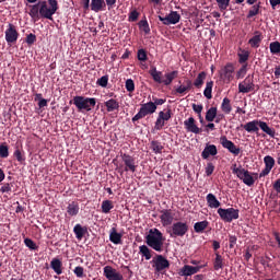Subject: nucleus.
<instances>
[{
  "label": "nucleus",
  "instance_id": "39448f33",
  "mask_svg": "<svg viewBox=\"0 0 280 280\" xmlns=\"http://www.w3.org/2000/svg\"><path fill=\"white\" fill-rule=\"evenodd\" d=\"M48 3L50 5V8H48L47 1H42L39 2V14L43 19L52 21L54 20V15L57 13L58 11V1L57 0H48Z\"/></svg>",
  "mask_w": 280,
  "mask_h": 280
},
{
  "label": "nucleus",
  "instance_id": "0e129e2a",
  "mask_svg": "<svg viewBox=\"0 0 280 280\" xmlns=\"http://www.w3.org/2000/svg\"><path fill=\"white\" fill-rule=\"evenodd\" d=\"M152 104H154V106L158 108V106H162L166 103L165 98H158V97H153L152 98Z\"/></svg>",
  "mask_w": 280,
  "mask_h": 280
},
{
  "label": "nucleus",
  "instance_id": "b1692460",
  "mask_svg": "<svg viewBox=\"0 0 280 280\" xmlns=\"http://www.w3.org/2000/svg\"><path fill=\"white\" fill-rule=\"evenodd\" d=\"M178 77V71L177 70H174V71H171V72H167L164 74V78L163 79V82L162 84H164L165 86H168L173 83V81Z\"/></svg>",
  "mask_w": 280,
  "mask_h": 280
},
{
  "label": "nucleus",
  "instance_id": "9b49d317",
  "mask_svg": "<svg viewBox=\"0 0 280 280\" xmlns=\"http://www.w3.org/2000/svg\"><path fill=\"white\" fill-rule=\"evenodd\" d=\"M255 91L254 77L247 75L242 82L238 83V93L248 94Z\"/></svg>",
  "mask_w": 280,
  "mask_h": 280
},
{
  "label": "nucleus",
  "instance_id": "09e8293b",
  "mask_svg": "<svg viewBox=\"0 0 280 280\" xmlns=\"http://www.w3.org/2000/svg\"><path fill=\"white\" fill-rule=\"evenodd\" d=\"M247 74V65H243L236 72V79H243Z\"/></svg>",
  "mask_w": 280,
  "mask_h": 280
},
{
  "label": "nucleus",
  "instance_id": "2eb2a0df",
  "mask_svg": "<svg viewBox=\"0 0 280 280\" xmlns=\"http://www.w3.org/2000/svg\"><path fill=\"white\" fill-rule=\"evenodd\" d=\"M19 38V32L16 27L10 23L8 30L5 31V40L9 45L15 44Z\"/></svg>",
  "mask_w": 280,
  "mask_h": 280
},
{
  "label": "nucleus",
  "instance_id": "f257e3e1",
  "mask_svg": "<svg viewBox=\"0 0 280 280\" xmlns=\"http://www.w3.org/2000/svg\"><path fill=\"white\" fill-rule=\"evenodd\" d=\"M145 244L149 246L151 249L161 253L163 252V246L165 238L163 236V233L158 230V228H151L148 231V235L144 236Z\"/></svg>",
  "mask_w": 280,
  "mask_h": 280
},
{
  "label": "nucleus",
  "instance_id": "e433bc0d",
  "mask_svg": "<svg viewBox=\"0 0 280 280\" xmlns=\"http://www.w3.org/2000/svg\"><path fill=\"white\" fill-rule=\"evenodd\" d=\"M114 209L113 201H109V199H105L103 203H101V211L105 214H108L110 210Z\"/></svg>",
  "mask_w": 280,
  "mask_h": 280
},
{
  "label": "nucleus",
  "instance_id": "ea45409f",
  "mask_svg": "<svg viewBox=\"0 0 280 280\" xmlns=\"http://www.w3.org/2000/svg\"><path fill=\"white\" fill-rule=\"evenodd\" d=\"M139 30L142 31L145 35H149L151 32L148 20H140L138 23Z\"/></svg>",
  "mask_w": 280,
  "mask_h": 280
},
{
  "label": "nucleus",
  "instance_id": "f8f14e48",
  "mask_svg": "<svg viewBox=\"0 0 280 280\" xmlns=\"http://www.w3.org/2000/svg\"><path fill=\"white\" fill-rule=\"evenodd\" d=\"M220 144L235 156L240 155L241 153V148L236 147L232 140H228L226 136L220 137Z\"/></svg>",
  "mask_w": 280,
  "mask_h": 280
},
{
  "label": "nucleus",
  "instance_id": "052dcab7",
  "mask_svg": "<svg viewBox=\"0 0 280 280\" xmlns=\"http://www.w3.org/2000/svg\"><path fill=\"white\" fill-rule=\"evenodd\" d=\"M37 40V37L35 34L31 33L26 36V43L28 46H32L35 44V42Z\"/></svg>",
  "mask_w": 280,
  "mask_h": 280
},
{
  "label": "nucleus",
  "instance_id": "0eeeda50",
  "mask_svg": "<svg viewBox=\"0 0 280 280\" xmlns=\"http://www.w3.org/2000/svg\"><path fill=\"white\" fill-rule=\"evenodd\" d=\"M217 213L222 221L228 223L240 219V210H236L235 208H218Z\"/></svg>",
  "mask_w": 280,
  "mask_h": 280
},
{
  "label": "nucleus",
  "instance_id": "9d476101",
  "mask_svg": "<svg viewBox=\"0 0 280 280\" xmlns=\"http://www.w3.org/2000/svg\"><path fill=\"white\" fill-rule=\"evenodd\" d=\"M158 19L163 25L170 26L178 24L180 22L182 16L177 11H171L165 16L158 15Z\"/></svg>",
  "mask_w": 280,
  "mask_h": 280
},
{
  "label": "nucleus",
  "instance_id": "aec40b11",
  "mask_svg": "<svg viewBox=\"0 0 280 280\" xmlns=\"http://www.w3.org/2000/svg\"><path fill=\"white\" fill-rule=\"evenodd\" d=\"M200 269H201V267H191V266L186 265L179 270L178 275L180 277H190V276L198 273L200 271Z\"/></svg>",
  "mask_w": 280,
  "mask_h": 280
},
{
  "label": "nucleus",
  "instance_id": "2f4dec72",
  "mask_svg": "<svg viewBox=\"0 0 280 280\" xmlns=\"http://www.w3.org/2000/svg\"><path fill=\"white\" fill-rule=\"evenodd\" d=\"M50 267L57 273V276L62 275V262L59 259L54 258L50 262Z\"/></svg>",
  "mask_w": 280,
  "mask_h": 280
},
{
  "label": "nucleus",
  "instance_id": "6e6552de",
  "mask_svg": "<svg viewBox=\"0 0 280 280\" xmlns=\"http://www.w3.org/2000/svg\"><path fill=\"white\" fill-rule=\"evenodd\" d=\"M189 231L188 223H184L183 221H176L171 225V231L168 232L170 237H183Z\"/></svg>",
  "mask_w": 280,
  "mask_h": 280
},
{
  "label": "nucleus",
  "instance_id": "412c9836",
  "mask_svg": "<svg viewBox=\"0 0 280 280\" xmlns=\"http://www.w3.org/2000/svg\"><path fill=\"white\" fill-rule=\"evenodd\" d=\"M206 201L210 209H218L221 207V201H219V199H217L215 195H213L212 192H209L206 196Z\"/></svg>",
  "mask_w": 280,
  "mask_h": 280
},
{
  "label": "nucleus",
  "instance_id": "4c0bfd02",
  "mask_svg": "<svg viewBox=\"0 0 280 280\" xmlns=\"http://www.w3.org/2000/svg\"><path fill=\"white\" fill-rule=\"evenodd\" d=\"M209 226V221H198L194 224V231L196 233H202Z\"/></svg>",
  "mask_w": 280,
  "mask_h": 280
},
{
  "label": "nucleus",
  "instance_id": "cd10ccee",
  "mask_svg": "<svg viewBox=\"0 0 280 280\" xmlns=\"http://www.w3.org/2000/svg\"><path fill=\"white\" fill-rule=\"evenodd\" d=\"M217 115H218V107L212 106V107H210V108L206 112L205 119H206V121H208V122H212V121H214V119L217 118Z\"/></svg>",
  "mask_w": 280,
  "mask_h": 280
},
{
  "label": "nucleus",
  "instance_id": "4d7b16f0",
  "mask_svg": "<svg viewBox=\"0 0 280 280\" xmlns=\"http://www.w3.org/2000/svg\"><path fill=\"white\" fill-rule=\"evenodd\" d=\"M191 108H192L194 113H196L199 117H201V113L203 110V105L202 104L192 103Z\"/></svg>",
  "mask_w": 280,
  "mask_h": 280
},
{
  "label": "nucleus",
  "instance_id": "5701e85b",
  "mask_svg": "<svg viewBox=\"0 0 280 280\" xmlns=\"http://www.w3.org/2000/svg\"><path fill=\"white\" fill-rule=\"evenodd\" d=\"M262 42L261 34L256 31L255 35L248 39V44L252 48H259Z\"/></svg>",
  "mask_w": 280,
  "mask_h": 280
},
{
  "label": "nucleus",
  "instance_id": "4be33fe9",
  "mask_svg": "<svg viewBox=\"0 0 280 280\" xmlns=\"http://www.w3.org/2000/svg\"><path fill=\"white\" fill-rule=\"evenodd\" d=\"M121 238H122V234H119L116 228H112V230H109V242L116 245H119L121 244Z\"/></svg>",
  "mask_w": 280,
  "mask_h": 280
},
{
  "label": "nucleus",
  "instance_id": "e2e57ef3",
  "mask_svg": "<svg viewBox=\"0 0 280 280\" xmlns=\"http://www.w3.org/2000/svg\"><path fill=\"white\" fill-rule=\"evenodd\" d=\"M0 191H1L2 194H9V192H11V191H12V184H9V183L3 184V186L0 188Z\"/></svg>",
  "mask_w": 280,
  "mask_h": 280
},
{
  "label": "nucleus",
  "instance_id": "c03bdc74",
  "mask_svg": "<svg viewBox=\"0 0 280 280\" xmlns=\"http://www.w3.org/2000/svg\"><path fill=\"white\" fill-rule=\"evenodd\" d=\"M269 50H270V54H272V55H279L280 54V42H278V40L271 42L269 44Z\"/></svg>",
  "mask_w": 280,
  "mask_h": 280
},
{
  "label": "nucleus",
  "instance_id": "6e6d98bb",
  "mask_svg": "<svg viewBox=\"0 0 280 280\" xmlns=\"http://www.w3.org/2000/svg\"><path fill=\"white\" fill-rule=\"evenodd\" d=\"M125 89H127V92L132 93L135 91V81L132 79H127Z\"/></svg>",
  "mask_w": 280,
  "mask_h": 280
},
{
  "label": "nucleus",
  "instance_id": "603ef678",
  "mask_svg": "<svg viewBox=\"0 0 280 280\" xmlns=\"http://www.w3.org/2000/svg\"><path fill=\"white\" fill-rule=\"evenodd\" d=\"M215 170V166L212 162H208L205 167V173L207 176H211Z\"/></svg>",
  "mask_w": 280,
  "mask_h": 280
},
{
  "label": "nucleus",
  "instance_id": "20e7f679",
  "mask_svg": "<svg viewBox=\"0 0 280 280\" xmlns=\"http://www.w3.org/2000/svg\"><path fill=\"white\" fill-rule=\"evenodd\" d=\"M72 103L74 104V106H77V109L79 112H91L92 108H94L96 105V98L77 95L72 98Z\"/></svg>",
  "mask_w": 280,
  "mask_h": 280
},
{
  "label": "nucleus",
  "instance_id": "a19ab883",
  "mask_svg": "<svg viewBox=\"0 0 280 280\" xmlns=\"http://www.w3.org/2000/svg\"><path fill=\"white\" fill-rule=\"evenodd\" d=\"M224 264H223V258L220 254H215V259L213 261V269L214 270H221L223 269Z\"/></svg>",
  "mask_w": 280,
  "mask_h": 280
},
{
  "label": "nucleus",
  "instance_id": "5fc2aeb1",
  "mask_svg": "<svg viewBox=\"0 0 280 280\" xmlns=\"http://www.w3.org/2000/svg\"><path fill=\"white\" fill-rule=\"evenodd\" d=\"M164 126H165V121L158 115L154 124V129L159 131V130H162Z\"/></svg>",
  "mask_w": 280,
  "mask_h": 280
},
{
  "label": "nucleus",
  "instance_id": "3c124183",
  "mask_svg": "<svg viewBox=\"0 0 280 280\" xmlns=\"http://www.w3.org/2000/svg\"><path fill=\"white\" fill-rule=\"evenodd\" d=\"M96 84L101 88H107L108 85V75H103L96 80Z\"/></svg>",
  "mask_w": 280,
  "mask_h": 280
},
{
  "label": "nucleus",
  "instance_id": "6ab92c4d",
  "mask_svg": "<svg viewBox=\"0 0 280 280\" xmlns=\"http://www.w3.org/2000/svg\"><path fill=\"white\" fill-rule=\"evenodd\" d=\"M218 154V148L215 144L207 143L203 150L201 151V158L208 160L210 156H215Z\"/></svg>",
  "mask_w": 280,
  "mask_h": 280
},
{
  "label": "nucleus",
  "instance_id": "338daca9",
  "mask_svg": "<svg viewBox=\"0 0 280 280\" xmlns=\"http://www.w3.org/2000/svg\"><path fill=\"white\" fill-rule=\"evenodd\" d=\"M229 243H230L229 247L234 248V246L237 243V237L236 236H229Z\"/></svg>",
  "mask_w": 280,
  "mask_h": 280
},
{
  "label": "nucleus",
  "instance_id": "f03ea898",
  "mask_svg": "<svg viewBox=\"0 0 280 280\" xmlns=\"http://www.w3.org/2000/svg\"><path fill=\"white\" fill-rule=\"evenodd\" d=\"M243 128L248 133L258 132L259 128H260V130L262 132H265L266 135H268L270 138L276 137V130L273 128L269 127L268 124L262 120L255 119V120L248 121L243 126Z\"/></svg>",
  "mask_w": 280,
  "mask_h": 280
},
{
  "label": "nucleus",
  "instance_id": "bf43d9fd",
  "mask_svg": "<svg viewBox=\"0 0 280 280\" xmlns=\"http://www.w3.org/2000/svg\"><path fill=\"white\" fill-rule=\"evenodd\" d=\"M249 59V52L248 51H243L242 54H238V62L240 63H245Z\"/></svg>",
  "mask_w": 280,
  "mask_h": 280
},
{
  "label": "nucleus",
  "instance_id": "a211bd4d",
  "mask_svg": "<svg viewBox=\"0 0 280 280\" xmlns=\"http://www.w3.org/2000/svg\"><path fill=\"white\" fill-rule=\"evenodd\" d=\"M184 127L187 132H191L195 135H199L201 132V129L197 127L196 119L194 117L185 119Z\"/></svg>",
  "mask_w": 280,
  "mask_h": 280
},
{
  "label": "nucleus",
  "instance_id": "393cba45",
  "mask_svg": "<svg viewBox=\"0 0 280 280\" xmlns=\"http://www.w3.org/2000/svg\"><path fill=\"white\" fill-rule=\"evenodd\" d=\"M206 79H207V72L206 71H201V72L198 73V75L195 79L192 85L196 89H201L202 85L205 84Z\"/></svg>",
  "mask_w": 280,
  "mask_h": 280
},
{
  "label": "nucleus",
  "instance_id": "58836bf2",
  "mask_svg": "<svg viewBox=\"0 0 280 280\" xmlns=\"http://www.w3.org/2000/svg\"><path fill=\"white\" fill-rule=\"evenodd\" d=\"M213 81H208L206 83V88L203 90V96L207 98V100H211L212 98V89H213Z\"/></svg>",
  "mask_w": 280,
  "mask_h": 280
},
{
  "label": "nucleus",
  "instance_id": "69168bd1",
  "mask_svg": "<svg viewBox=\"0 0 280 280\" xmlns=\"http://www.w3.org/2000/svg\"><path fill=\"white\" fill-rule=\"evenodd\" d=\"M74 276H77V278H84V268L83 267L74 268Z\"/></svg>",
  "mask_w": 280,
  "mask_h": 280
},
{
  "label": "nucleus",
  "instance_id": "c756f323",
  "mask_svg": "<svg viewBox=\"0 0 280 280\" xmlns=\"http://www.w3.org/2000/svg\"><path fill=\"white\" fill-rule=\"evenodd\" d=\"M150 148H151L152 152L155 154H161L164 150V145L159 140H152L150 142Z\"/></svg>",
  "mask_w": 280,
  "mask_h": 280
},
{
  "label": "nucleus",
  "instance_id": "79ce46f5",
  "mask_svg": "<svg viewBox=\"0 0 280 280\" xmlns=\"http://www.w3.org/2000/svg\"><path fill=\"white\" fill-rule=\"evenodd\" d=\"M40 3H37V4H34L32 5V9L30 11V15L33 20H39V11H40V8H39Z\"/></svg>",
  "mask_w": 280,
  "mask_h": 280
},
{
  "label": "nucleus",
  "instance_id": "72a5a7b5",
  "mask_svg": "<svg viewBox=\"0 0 280 280\" xmlns=\"http://www.w3.org/2000/svg\"><path fill=\"white\" fill-rule=\"evenodd\" d=\"M150 75L155 83L163 84L162 71H159L156 70V68H153L152 70H150Z\"/></svg>",
  "mask_w": 280,
  "mask_h": 280
},
{
  "label": "nucleus",
  "instance_id": "f3484780",
  "mask_svg": "<svg viewBox=\"0 0 280 280\" xmlns=\"http://www.w3.org/2000/svg\"><path fill=\"white\" fill-rule=\"evenodd\" d=\"M160 221L162 226H168L174 221V212L173 210H161L160 212Z\"/></svg>",
  "mask_w": 280,
  "mask_h": 280
},
{
  "label": "nucleus",
  "instance_id": "37998d69",
  "mask_svg": "<svg viewBox=\"0 0 280 280\" xmlns=\"http://www.w3.org/2000/svg\"><path fill=\"white\" fill-rule=\"evenodd\" d=\"M264 164H265V167H268V168L272 170L276 165V160L271 155H265L264 156Z\"/></svg>",
  "mask_w": 280,
  "mask_h": 280
},
{
  "label": "nucleus",
  "instance_id": "7c9ffc66",
  "mask_svg": "<svg viewBox=\"0 0 280 280\" xmlns=\"http://www.w3.org/2000/svg\"><path fill=\"white\" fill-rule=\"evenodd\" d=\"M73 231L74 235L77 236V240L81 241L88 232V228H83L82 225H80V223H77V225H74Z\"/></svg>",
  "mask_w": 280,
  "mask_h": 280
},
{
  "label": "nucleus",
  "instance_id": "8fccbe9b",
  "mask_svg": "<svg viewBox=\"0 0 280 280\" xmlns=\"http://www.w3.org/2000/svg\"><path fill=\"white\" fill-rule=\"evenodd\" d=\"M137 59L142 62L147 61L148 60L147 51L144 49H138Z\"/></svg>",
  "mask_w": 280,
  "mask_h": 280
},
{
  "label": "nucleus",
  "instance_id": "680f3d73",
  "mask_svg": "<svg viewBox=\"0 0 280 280\" xmlns=\"http://www.w3.org/2000/svg\"><path fill=\"white\" fill-rule=\"evenodd\" d=\"M139 19V12L137 10H132L129 13V22H137Z\"/></svg>",
  "mask_w": 280,
  "mask_h": 280
},
{
  "label": "nucleus",
  "instance_id": "dca6fc26",
  "mask_svg": "<svg viewBox=\"0 0 280 280\" xmlns=\"http://www.w3.org/2000/svg\"><path fill=\"white\" fill-rule=\"evenodd\" d=\"M122 162H125V172L135 173L137 171L136 160L127 153L121 154Z\"/></svg>",
  "mask_w": 280,
  "mask_h": 280
},
{
  "label": "nucleus",
  "instance_id": "864d4df0",
  "mask_svg": "<svg viewBox=\"0 0 280 280\" xmlns=\"http://www.w3.org/2000/svg\"><path fill=\"white\" fill-rule=\"evenodd\" d=\"M14 158H15L20 163L25 162V155H24L23 152L20 150V148H16V150L14 151Z\"/></svg>",
  "mask_w": 280,
  "mask_h": 280
},
{
  "label": "nucleus",
  "instance_id": "a18cd8bd",
  "mask_svg": "<svg viewBox=\"0 0 280 280\" xmlns=\"http://www.w3.org/2000/svg\"><path fill=\"white\" fill-rule=\"evenodd\" d=\"M9 145L5 142H2L0 144V158L1 159H7L9 158Z\"/></svg>",
  "mask_w": 280,
  "mask_h": 280
},
{
  "label": "nucleus",
  "instance_id": "1a4fd4ad",
  "mask_svg": "<svg viewBox=\"0 0 280 280\" xmlns=\"http://www.w3.org/2000/svg\"><path fill=\"white\" fill-rule=\"evenodd\" d=\"M150 264L155 272H162L171 267L170 261L162 255L153 257Z\"/></svg>",
  "mask_w": 280,
  "mask_h": 280
},
{
  "label": "nucleus",
  "instance_id": "49530a36",
  "mask_svg": "<svg viewBox=\"0 0 280 280\" xmlns=\"http://www.w3.org/2000/svg\"><path fill=\"white\" fill-rule=\"evenodd\" d=\"M220 11H225L230 7L231 0H215Z\"/></svg>",
  "mask_w": 280,
  "mask_h": 280
},
{
  "label": "nucleus",
  "instance_id": "7ed1b4c3",
  "mask_svg": "<svg viewBox=\"0 0 280 280\" xmlns=\"http://www.w3.org/2000/svg\"><path fill=\"white\" fill-rule=\"evenodd\" d=\"M232 174L236 175V177L248 187L255 185V177H253L252 173L242 165L237 166V164L234 163L232 166Z\"/></svg>",
  "mask_w": 280,
  "mask_h": 280
},
{
  "label": "nucleus",
  "instance_id": "13d9d810",
  "mask_svg": "<svg viewBox=\"0 0 280 280\" xmlns=\"http://www.w3.org/2000/svg\"><path fill=\"white\" fill-rule=\"evenodd\" d=\"M24 243L31 250L38 249V246L36 245V243H34V241H32V238H25Z\"/></svg>",
  "mask_w": 280,
  "mask_h": 280
},
{
  "label": "nucleus",
  "instance_id": "a878e982",
  "mask_svg": "<svg viewBox=\"0 0 280 280\" xmlns=\"http://www.w3.org/2000/svg\"><path fill=\"white\" fill-rule=\"evenodd\" d=\"M92 11L98 13L106 8V3L104 0H92V4L90 5Z\"/></svg>",
  "mask_w": 280,
  "mask_h": 280
},
{
  "label": "nucleus",
  "instance_id": "bb28decb",
  "mask_svg": "<svg viewBox=\"0 0 280 280\" xmlns=\"http://www.w3.org/2000/svg\"><path fill=\"white\" fill-rule=\"evenodd\" d=\"M67 211H68V215H70V217L78 215L80 212L79 203H77V201H72L71 203H68Z\"/></svg>",
  "mask_w": 280,
  "mask_h": 280
},
{
  "label": "nucleus",
  "instance_id": "c85d7f7f",
  "mask_svg": "<svg viewBox=\"0 0 280 280\" xmlns=\"http://www.w3.org/2000/svg\"><path fill=\"white\" fill-rule=\"evenodd\" d=\"M232 109L233 108H232L231 100L229 97H224L221 103L222 113H224L225 115H230L232 113Z\"/></svg>",
  "mask_w": 280,
  "mask_h": 280
},
{
  "label": "nucleus",
  "instance_id": "473e14b6",
  "mask_svg": "<svg viewBox=\"0 0 280 280\" xmlns=\"http://www.w3.org/2000/svg\"><path fill=\"white\" fill-rule=\"evenodd\" d=\"M108 113H113L119 108V103L115 98H109L105 102Z\"/></svg>",
  "mask_w": 280,
  "mask_h": 280
},
{
  "label": "nucleus",
  "instance_id": "ddd939ff",
  "mask_svg": "<svg viewBox=\"0 0 280 280\" xmlns=\"http://www.w3.org/2000/svg\"><path fill=\"white\" fill-rule=\"evenodd\" d=\"M235 72L234 65L229 62L220 70V78L224 82H231L233 80V74Z\"/></svg>",
  "mask_w": 280,
  "mask_h": 280
},
{
  "label": "nucleus",
  "instance_id": "423d86ee",
  "mask_svg": "<svg viewBox=\"0 0 280 280\" xmlns=\"http://www.w3.org/2000/svg\"><path fill=\"white\" fill-rule=\"evenodd\" d=\"M155 112H156V107L152 101L143 103L141 104L138 113L135 116H132L131 121L136 122L149 115H153Z\"/></svg>",
  "mask_w": 280,
  "mask_h": 280
},
{
  "label": "nucleus",
  "instance_id": "de8ad7c7",
  "mask_svg": "<svg viewBox=\"0 0 280 280\" xmlns=\"http://www.w3.org/2000/svg\"><path fill=\"white\" fill-rule=\"evenodd\" d=\"M158 116L164 121H168L172 118V110L167 109L165 113L163 110H160Z\"/></svg>",
  "mask_w": 280,
  "mask_h": 280
},
{
  "label": "nucleus",
  "instance_id": "f704fd0d",
  "mask_svg": "<svg viewBox=\"0 0 280 280\" xmlns=\"http://www.w3.org/2000/svg\"><path fill=\"white\" fill-rule=\"evenodd\" d=\"M260 8H261V2H258V3L254 4V5L249 9V11H248L246 18H247V19H253V18L257 16V15L260 13Z\"/></svg>",
  "mask_w": 280,
  "mask_h": 280
},
{
  "label": "nucleus",
  "instance_id": "774afa93",
  "mask_svg": "<svg viewBox=\"0 0 280 280\" xmlns=\"http://www.w3.org/2000/svg\"><path fill=\"white\" fill-rule=\"evenodd\" d=\"M273 189L280 194V179H276V182L273 183Z\"/></svg>",
  "mask_w": 280,
  "mask_h": 280
},
{
  "label": "nucleus",
  "instance_id": "c9c22d12",
  "mask_svg": "<svg viewBox=\"0 0 280 280\" xmlns=\"http://www.w3.org/2000/svg\"><path fill=\"white\" fill-rule=\"evenodd\" d=\"M139 254L144 257L145 260L152 258V250L145 245L139 246Z\"/></svg>",
  "mask_w": 280,
  "mask_h": 280
},
{
  "label": "nucleus",
  "instance_id": "4468645a",
  "mask_svg": "<svg viewBox=\"0 0 280 280\" xmlns=\"http://www.w3.org/2000/svg\"><path fill=\"white\" fill-rule=\"evenodd\" d=\"M103 276L107 280H124V276L112 266H106L103 268Z\"/></svg>",
  "mask_w": 280,
  "mask_h": 280
}]
</instances>
